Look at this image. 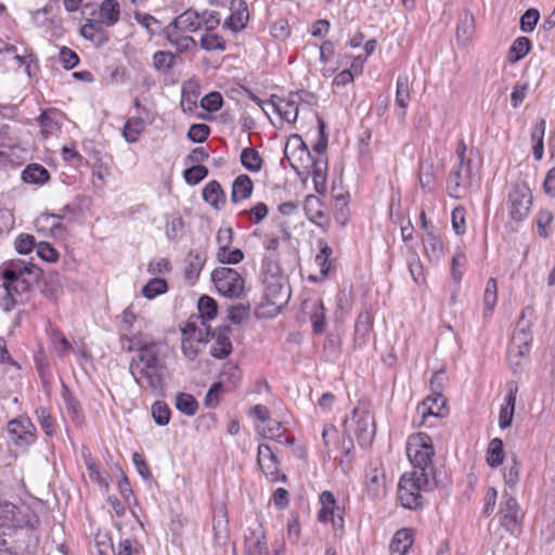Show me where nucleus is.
<instances>
[{"instance_id":"cd10ccee","label":"nucleus","mask_w":555,"mask_h":555,"mask_svg":"<svg viewBox=\"0 0 555 555\" xmlns=\"http://www.w3.org/2000/svg\"><path fill=\"white\" fill-rule=\"evenodd\" d=\"M446 400L442 392L431 391L429 396L422 403L423 416H441V411L444 408Z\"/></svg>"},{"instance_id":"f8f14e48","label":"nucleus","mask_w":555,"mask_h":555,"mask_svg":"<svg viewBox=\"0 0 555 555\" xmlns=\"http://www.w3.org/2000/svg\"><path fill=\"white\" fill-rule=\"evenodd\" d=\"M257 462L262 473L271 482H276L279 480L286 481V475H280V462L269 444H259Z\"/></svg>"},{"instance_id":"0e129e2a","label":"nucleus","mask_w":555,"mask_h":555,"mask_svg":"<svg viewBox=\"0 0 555 555\" xmlns=\"http://www.w3.org/2000/svg\"><path fill=\"white\" fill-rule=\"evenodd\" d=\"M60 61L63 67L67 70L73 69L79 64L78 54L67 47H62L60 49Z\"/></svg>"},{"instance_id":"3c124183","label":"nucleus","mask_w":555,"mask_h":555,"mask_svg":"<svg viewBox=\"0 0 555 555\" xmlns=\"http://www.w3.org/2000/svg\"><path fill=\"white\" fill-rule=\"evenodd\" d=\"M56 116H57L56 111H44L39 116L38 120L41 126V132L44 135H49V134L53 133L54 130L57 129Z\"/></svg>"},{"instance_id":"bf43d9fd","label":"nucleus","mask_w":555,"mask_h":555,"mask_svg":"<svg viewBox=\"0 0 555 555\" xmlns=\"http://www.w3.org/2000/svg\"><path fill=\"white\" fill-rule=\"evenodd\" d=\"M37 420L46 433L47 436H53L54 434V421L48 409L41 406L36 410Z\"/></svg>"},{"instance_id":"4d7b16f0","label":"nucleus","mask_w":555,"mask_h":555,"mask_svg":"<svg viewBox=\"0 0 555 555\" xmlns=\"http://www.w3.org/2000/svg\"><path fill=\"white\" fill-rule=\"evenodd\" d=\"M466 210L462 206H456L451 214L452 228L457 235H463L466 232L465 223Z\"/></svg>"},{"instance_id":"49530a36","label":"nucleus","mask_w":555,"mask_h":555,"mask_svg":"<svg viewBox=\"0 0 555 555\" xmlns=\"http://www.w3.org/2000/svg\"><path fill=\"white\" fill-rule=\"evenodd\" d=\"M467 266V258L462 251H457L451 261V275L456 284L461 283Z\"/></svg>"},{"instance_id":"ea45409f","label":"nucleus","mask_w":555,"mask_h":555,"mask_svg":"<svg viewBox=\"0 0 555 555\" xmlns=\"http://www.w3.org/2000/svg\"><path fill=\"white\" fill-rule=\"evenodd\" d=\"M201 48L205 51H224L225 40L216 31H207L201 38Z\"/></svg>"},{"instance_id":"f704fd0d","label":"nucleus","mask_w":555,"mask_h":555,"mask_svg":"<svg viewBox=\"0 0 555 555\" xmlns=\"http://www.w3.org/2000/svg\"><path fill=\"white\" fill-rule=\"evenodd\" d=\"M48 335L53 345V350L59 357H64L67 352L73 350L72 344L59 328L50 327L48 330Z\"/></svg>"},{"instance_id":"6e6d98bb","label":"nucleus","mask_w":555,"mask_h":555,"mask_svg":"<svg viewBox=\"0 0 555 555\" xmlns=\"http://www.w3.org/2000/svg\"><path fill=\"white\" fill-rule=\"evenodd\" d=\"M266 298L272 305L282 304L283 299L288 297V293L282 285L268 284L266 287Z\"/></svg>"},{"instance_id":"4468645a","label":"nucleus","mask_w":555,"mask_h":555,"mask_svg":"<svg viewBox=\"0 0 555 555\" xmlns=\"http://www.w3.org/2000/svg\"><path fill=\"white\" fill-rule=\"evenodd\" d=\"M231 328L222 325L210 332V356L216 359H224L232 352V341L230 339Z\"/></svg>"},{"instance_id":"aec40b11","label":"nucleus","mask_w":555,"mask_h":555,"mask_svg":"<svg viewBox=\"0 0 555 555\" xmlns=\"http://www.w3.org/2000/svg\"><path fill=\"white\" fill-rule=\"evenodd\" d=\"M245 550L249 555H261L267 552L264 531L260 525L248 528L244 534Z\"/></svg>"},{"instance_id":"de8ad7c7","label":"nucleus","mask_w":555,"mask_h":555,"mask_svg":"<svg viewBox=\"0 0 555 555\" xmlns=\"http://www.w3.org/2000/svg\"><path fill=\"white\" fill-rule=\"evenodd\" d=\"M175 54L169 51H157L153 55L154 67L160 72H168L175 65Z\"/></svg>"},{"instance_id":"0eeeda50","label":"nucleus","mask_w":555,"mask_h":555,"mask_svg":"<svg viewBox=\"0 0 555 555\" xmlns=\"http://www.w3.org/2000/svg\"><path fill=\"white\" fill-rule=\"evenodd\" d=\"M211 280L222 296L238 298L244 292V279L232 268L219 267L211 272Z\"/></svg>"},{"instance_id":"423d86ee","label":"nucleus","mask_w":555,"mask_h":555,"mask_svg":"<svg viewBox=\"0 0 555 555\" xmlns=\"http://www.w3.org/2000/svg\"><path fill=\"white\" fill-rule=\"evenodd\" d=\"M534 311L531 307L522 309L512 336L511 354L516 352L518 357H525L529 353L533 339L531 332Z\"/></svg>"},{"instance_id":"603ef678","label":"nucleus","mask_w":555,"mask_h":555,"mask_svg":"<svg viewBox=\"0 0 555 555\" xmlns=\"http://www.w3.org/2000/svg\"><path fill=\"white\" fill-rule=\"evenodd\" d=\"M540 20V13L537 9H528L520 17V30L522 33H531L535 28Z\"/></svg>"},{"instance_id":"ddd939ff","label":"nucleus","mask_w":555,"mask_h":555,"mask_svg":"<svg viewBox=\"0 0 555 555\" xmlns=\"http://www.w3.org/2000/svg\"><path fill=\"white\" fill-rule=\"evenodd\" d=\"M501 524L511 533L519 530L522 515L517 500L508 494L503 495V502L500 507Z\"/></svg>"},{"instance_id":"b1692460","label":"nucleus","mask_w":555,"mask_h":555,"mask_svg":"<svg viewBox=\"0 0 555 555\" xmlns=\"http://www.w3.org/2000/svg\"><path fill=\"white\" fill-rule=\"evenodd\" d=\"M413 544V533L410 529L398 530L390 542V555H405Z\"/></svg>"},{"instance_id":"c756f323","label":"nucleus","mask_w":555,"mask_h":555,"mask_svg":"<svg viewBox=\"0 0 555 555\" xmlns=\"http://www.w3.org/2000/svg\"><path fill=\"white\" fill-rule=\"evenodd\" d=\"M396 105L402 108L401 117L405 116V108L410 102V87L408 75H399L396 83Z\"/></svg>"},{"instance_id":"c9c22d12","label":"nucleus","mask_w":555,"mask_h":555,"mask_svg":"<svg viewBox=\"0 0 555 555\" xmlns=\"http://www.w3.org/2000/svg\"><path fill=\"white\" fill-rule=\"evenodd\" d=\"M504 461V447L500 438L490 441L487 450V463L490 467H499Z\"/></svg>"},{"instance_id":"79ce46f5","label":"nucleus","mask_w":555,"mask_h":555,"mask_svg":"<svg viewBox=\"0 0 555 555\" xmlns=\"http://www.w3.org/2000/svg\"><path fill=\"white\" fill-rule=\"evenodd\" d=\"M223 197V191L221 185L217 181H210L203 189V198L206 203L219 209V202Z\"/></svg>"},{"instance_id":"052dcab7","label":"nucleus","mask_w":555,"mask_h":555,"mask_svg":"<svg viewBox=\"0 0 555 555\" xmlns=\"http://www.w3.org/2000/svg\"><path fill=\"white\" fill-rule=\"evenodd\" d=\"M249 313V305L237 304L228 308V319L234 324H241Z\"/></svg>"},{"instance_id":"9d476101","label":"nucleus","mask_w":555,"mask_h":555,"mask_svg":"<svg viewBox=\"0 0 555 555\" xmlns=\"http://www.w3.org/2000/svg\"><path fill=\"white\" fill-rule=\"evenodd\" d=\"M36 427L27 416L11 420L8 423V434L12 443L18 448H27L37 439Z\"/></svg>"},{"instance_id":"6ab92c4d","label":"nucleus","mask_w":555,"mask_h":555,"mask_svg":"<svg viewBox=\"0 0 555 555\" xmlns=\"http://www.w3.org/2000/svg\"><path fill=\"white\" fill-rule=\"evenodd\" d=\"M305 306L309 309V319L312 324V331L315 335H321L326 331L327 321L325 307L321 299L306 301Z\"/></svg>"},{"instance_id":"f3484780","label":"nucleus","mask_w":555,"mask_h":555,"mask_svg":"<svg viewBox=\"0 0 555 555\" xmlns=\"http://www.w3.org/2000/svg\"><path fill=\"white\" fill-rule=\"evenodd\" d=\"M507 393L504 405H502L499 414V426L505 429L511 426L515 413V404L518 392V384L514 380L507 383Z\"/></svg>"},{"instance_id":"e2e57ef3","label":"nucleus","mask_w":555,"mask_h":555,"mask_svg":"<svg viewBox=\"0 0 555 555\" xmlns=\"http://www.w3.org/2000/svg\"><path fill=\"white\" fill-rule=\"evenodd\" d=\"M210 129L206 124H194L188 131V138L195 143L204 142L209 135Z\"/></svg>"},{"instance_id":"f03ea898","label":"nucleus","mask_w":555,"mask_h":555,"mask_svg":"<svg viewBox=\"0 0 555 555\" xmlns=\"http://www.w3.org/2000/svg\"><path fill=\"white\" fill-rule=\"evenodd\" d=\"M134 346L138 354L130 361V374L140 388L159 395L164 388L167 346L159 341L142 339H138Z\"/></svg>"},{"instance_id":"4be33fe9","label":"nucleus","mask_w":555,"mask_h":555,"mask_svg":"<svg viewBox=\"0 0 555 555\" xmlns=\"http://www.w3.org/2000/svg\"><path fill=\"white\" fill-rule=\"evenodd\" d=\"M120 17V5L117 0H103L99 9V24L114 26Z\"/></svg>"},{"instance_id":"680f3d73","label":"nucleus","mask_w":555,"mask_h":555,"mask_svg":"<svg viewBox=\"0 0 555 555\" xmlns=\"http://www.w3.org/2000/svg\"><path fill=\"white\" fill-rule=\"evenodd\" d=\"M222 391H223L222 382L214 383L205 396V399H204L205 406L208 409H215L219 404V397Z\"/></svg>"},{"instance_id":"13d9d810","label":"nucleus","mask_w":555,"mask_h":555,"mask_svg":"<svg viewBox=\"0 0 555 555\" xmlns=\"http://www.w3.org/2000/svg\"><path fill=\"white\" fill-rule=\"evenodd\" d=\"M474 33V17L470 14H465L456 26V37L459 40H467Z\"/></svg>"},{"instance_id":"774afa93","label":"nucleus","mask_w":555,"mask_h":555,"mask_svg":"<svg viewBox=\"0 0 555 555\" xmlns=\"http://www.w3.org/2000/svg\"><path fill=\"white\" fill-rule=\"evenodd\" d=\"M223 99L219 92H210L201 101V106L208 112H217L221 108Z\"/></svg>"},{"instance_id":"dca6fc26","label":"nucleus","mask_w":555,"mask_h":555,"mask_svg":"<svg viewBox=\"0 0 555 555\" xmlns=\"http://www.w3.org/2000/svg\"><path fill=\"white\" fill-rule=\"evenodd\" d=\"M230 16L224 21L223 27L233 33L243 30L248 21V10L244 0H231Z\"/></svg>"},{"instance_id":"5701e85b","label":"nucleus","mask_w":555,"mask_h":555,"mask_svg":"<svg viewBox=\"0 0 555 555\" xmlns=\"http://www.w3.org/2000/svg\"><path fill=\"white\" fill-rule=\"evenodd\" d=\"M373 327V318L369 311L361 312L354 325V343L358 346H364Z\"/></svg>"},{"instance_id":"5fc2aeb1","label":"nucleus","mask_w":555,"mask_h":555,"mask_svg":"<svg viewBox=\"0 0 555 555\" xmlns=\"http://www.w3.org/2000/svg\"><path fill=\"white\" fill-rule=\"evenodd\" d=\"M217 258L221 263L236 264L244 259V253L240 248L229 251L228 248L219 247Z\"/></svg>"},{"instance_id":"72a5a7b5","label":"nucleus","mask_w":555,"mask_h":555,"mask_svg":"<svg viewBox=\"0 0 555 555\" xmlns=\"http://www.w3.org/2000/svg\"><path fill=\"white\" fill-rule=\"evenodd\" d=\"M531 41L527 37L516 38L508 51V62L517 63L524 59L531 50Z\"/></svg>"},{"instance_id":"69168bd1","label":"nucleus","mask_w":555,"mask_h":555,"mask_svg":"<svg viewBox=\"0 0 555 555\" xmlns=\"http://www.w3.org/2000/svg\"><path fill=\"white\" fill-rule=\"evenodd\" d=\"M36 246V240L30 234H20L15 240V249L18 254H29Z\"/></svg>"},{"instance_id":"412c9836","label":"nucleus","mask_w":555,"mask_h":555,"mask_svg":"<svg viewBox=\"0 0 555 555\" xmlns=\"http://www.w3.org/2000/svg\"><path fill=\"white\" fill-rule=\"evenodd\" d=\"M423 245L426 257L431 262H438L444 255V245L435 230L428 231L423 236Z\"/></svg>"},{"instance_id":"a211bd4d","label":"nucleus","mask_w":555,"mask_h":555,"mask_svg":"<svg viewBox=\"0 0 555 555\" xmlns=\"http://www.w3.org/2000/svg\"><path fill=\"white\" fill-rule=\"evenodd\" d=\"M202 26L199 13L195 10L188 9L175 20H172L166 27L172 28L182 33H195Z\"/></svg>"},{"instance_id":"338daca9","label":"nucleus","mask_w":555,"mask_h":555,"mask_svg":"<svg viewBox=\"0 0 555 555\" xmlns=\"http://www.w3.org/2000/svg\"><path fill=\"white\" fill-rule=\"evenodd\" d=\"M36 253L39 258L47 262H54L59 258L57 250L47 242H40L36 246Z\"/></svg>"},{"instance_id":"2eb2a0df","label":"nucleus","mask_w":555,"mask_h":555,"mask_svg":"<svg viewBox=\"0 0 555 555\" xmlns=\"http://www.w3.org/2000/svg\"><path fill=\"white\" fill-rule=\"evenodd\" d=\"M301 100L299 92H292L287 98H276L271 100V104L276 114L282 119L292 124L297 120L298 117V102Z\"/></svg>"},{"instance_id":"9b49d317","label":"nucleus","mask_w":555,"mask_h":555,"mask_svg":"<svg viewBox=\"0 0 555 555\" xmlns=\"http://www.w3.org/2000/svg\"><path fill=\"white\" fill-rule=\"evenodd\" d=\"M319 503L321 508L318 512V520L320 522L331 521L335 529L344 528L345 509L338 504L331 491H323L320 494Z\"/></svg>"},{"instance_id":"393cba45","label":"nucleus","mask_w":555,"mask_h":555,"mask_svg":"<svg viewBox=\"0 0 555 555\" xmlns=\"http://www.w3.org/2000/svg\"><path fill=\"white\" fill-rule=\"evenodd\" d=\"M162 33L168 42L175 46L180 53L196 47V41L194 38L191 36L181 35L182 31L164 27Z\"/></svg>"},{"instance_id":"bb28decb","label":"nucleus","mask_w":555,"mask_h":555,"mask_svg":"<svg viewBox=\"0 0 555 555\" xmlns=\"http://www.w3.org/2000/svg\"><path fill=\"white\" fill-rule=\"evenodd\" d=\"M253 193V181L247 175L238 176L232 184L231 199L237 203L248 198Z\"/></svg>"},{"instance_id":"a18cd8bd","label":"nucleus","mask_w":555,"mask_h":555,"mask_svg":"<svg viewBox=\"0 0 555 555\" xmlns=\"http://www.w3.org/2000/svg\"><path fill=\"white\" fill-rule=\"evenodd\" d=\"M62 398L65 402L66 411L70 415L73 421H79L81 405L79 401L72 395L66 385H63Z\"/></svg>"},{"instance_id":"58836bf2","label":"nucleus","mask_w":555,"mask_h":555,"mask_svg":"<svg viewBox=\"0 0 555 555\" xmlns=\"http://www.w3.org/2000/svg\"><path fill=\"white\" fill-rule=\"evenodd\" d=\"M175 405L178 411L188 416L194 415L198 409V402L196 399L192 395L185 392L177 395Z\"/></svg>"},{"instance_id":"f257e3e1","label":"nucleus","mask_w":555,"mask_h":555,"mask_svg":"<svg viewBox=\"0 0 555 555\" xmlns=\"http://www.w3.org/2000/svg\"><path fill=\"white\" fill-rule=\"evenodd\" d=\"M406 455L413 466L411 473L403 474L398 485V496L402 506L414 509L422 506V491H431L438 486L433 465L435 449L429 435L417 433L406 441Z\"/></svg>"},{"instance_id":"a878e982","label":"nucleus","mask_w":555,"mask_h":555,"mask_svg":"<svg viewBox=\"0 0 555 555\" xmlns=\"http://www.w3.org/2000/svg\"><path fill=\"white\" fill-rule=\"evenodd\" d=\"M418 184L424 193H430L436 185L434 164L431 160L424 159L420 163Z\"/></svg>"},{"instance_id":"c85d7f7f","label":"nucleus","mask_w":555,"mask_h":555,"mask_svg":"<svg viewBox=\"0 0 555 555\" xmlns=\"http://www.w3.org/2000/svg\"><path fill=\"white\" fill-rule=\"evenodd\" d=\"M197 310L198 318L202 320V325H205L206 322L214 320L217 317V301L207 295H203L197 301Z\"/></svg>"},{"instance_id":"1a4fd4ad","label":"nucleus","mask_w":555,"mask_h":555,"mask_svg":"<svg viewBox=\"0 0 555 555\" xmlns=\"http://www.w3.org/2000/svg\"><path fill=\"white\" fill-rule=\"evenodd\" d=\"M34 515L27 507L0 498V526L8 529L33 527Z\"/></svg>"},{"instance_id":"7c9ffc66","label":"nucleus","mask_w":555,"mask_h":555,"mask_svg":"<svg viewBox=\"0 0 555 555\" xmlns=\"http://www.w3.org/2000/svg\"><path fill=\"white\" fill-rule=\"evenodd\" d=\"M49 178V171L39 164L28 165L22 173L23 181L30 184H43Z\"/></svg>"},{"instance_id":"7ed1b4c3","label":"nucleus","mask_w":555,"mask_h":555,"mask_svg":"<svg viewBox=\"0 0 555 555\" xmlns=\"http://www.w3.org/2000/svg\"><path fill=\"white\" fill-rule=\"evenodd\" d=\"M5 295L1 306L3 310L11 311L17 304L22 302V296L29 293L37 284L40 276V269L24 260H11L0 268Z\"/></svg>"},{"instance_id":"37998d69","label":"nucleus","mask_w":555,"mask_h":555,"mask_svg":"<svg viewBox=\"0 0 555 555\" xmlns=\"http://www.w3.org/2000/svg\"><path fill=\"white\" fill-rule=\"evenodd\" d=\"M167 289V282L164 279L154 278L144 285L142 295L147 299H153L158 295L165 294Z\"/></svg>"},{"instance_id":"39448f33","label":"nucleus","mask_w":555,"mask_h":555,"mask_svg":"<svg viewBox=\"0 0 555 555\" xmlns=\"http://www.w3.org/2000/svg\"><path fill=\"white\" fill-rule=\"evenodd\" d=\"M345 427L348 434H352L362 448L369 447L375 436V423L369 406L359 403L352 411L351 416L345 420Z\"/></svg>"},{"instance_id":"2f4dec72","label":"nucleus","mask_w":555,"mask_h":555,"mask_svg":"<svg viewBox=\"0 0 555 555\" xmlns=\"http://www.w3.org/2000/svg\"><path fill=\"white\" fill-rule=\"evenodd\" d=\"M240 160L242 166L250 172L260 171L263 164L259 152L254 147L243 149L241 152Z\"/></svg>"},{"instance_id":"864d4df0","label":"nucleus","mask_w":555,"mask_h":555,"mask_svg":"<svg viewBox=\"0 0 555 555\" xmlns=\"http://www.w3.org/2000/svg\"><path fill=\"white\" fill-rule=\"evenodd\" d=\"M220 375L223 382L230 383L233 387H235L238 384L242 377V373L238 365H236L233 362H227L225 364H223Z\"/></svg>"},{"instance_id":"6e6552de","label":"nucleus","mask_w":555,"mask_h":555,"mask_svg":"<svg viewBox=\"0 0 555 555\" xmlns=\"http://www.w3.org/2000/svg\"><path fill=\"white\" fill-rule=\"evenodd\" d=\"M532 194L526 183H517L512 186L508 193L507 209L511 219L524 221L531 209Z\"/></svg>"},{"instance_id":"4c0bfd02","label":"nucleus","mask_w":555,"mask_h":555,"mask_svg":"<svg viewBox=\"0 0 555 555\" xmlns=\"http://www.w3.org/2000/svg\"><path fill=\"white\" fill-rule=\"evenodd\" d=\"M135 320H137V315L132 312V310H131V308H130V307H128L127 309H125V310L122 311L121 315H120V331H122V332H124V334H122L121 338H125V339L129 340V341L131 343V345H132V346H130V347L128 348V350H132V347H133L134 345H137V340H138V339H141V338H140V337H138V336H134V337H132V338H130V337L128 336V333H130V332H131L132 326H133V324H134Z\"/></svg>"},{"instance_id":"09e8293b","label":"nucleus","mask_w":555,"mask_h":555,"mask_svg":"<svg viewBox=\"0 0 555 555\" xmlns=\"http://www.w3.org/2000/svg\"><path fill=\"white\" fill-rule=\"evenodd\" d=\"M208 176V169L203 165H193L183 172L184 180L190 185H196Z\"/></svg>"},{"instance_id":"a19ab883","label":"nucleus","mask_w":555,"mask_h":555,"mask_svg":"<svg viewBox=\"0 0 555 555\" xmlns=\"http://www.w3.org/2000/svg\"><path fill=\"white\" fill-rule=\"evenodd\" d=\"M498 287L493 278L489 279L483 293L485 317L491 315L498 300Z\"/></svg>"},{"instance_id":"c03bdc74","label":"nucleus","mask_w":555,"mask_h":555,"mask_svg":"<svg viewBox=\"0 0 555 555\" xmlns=\"http://www.w3.org/2000/svg\"><path fill=\"white\" fill-rule=\"evenodd\" d=\"M188 266L184 269V274L188 280L196 279L204 266L205 258L197 253H189L188 255Z\"/></svg>"},{"instance_id":"20e7f679","label":"nucleus","mask_w":555,"mask_h":555,"mask_svg":"<svg viewBox=\"0 0 555 555\" xmlns=\"http://www.w3.org/2000/svg\"><path fill=\"white\" fill-rule=\"evenodd\" d=\"M467 146L464 140H460L455 151L456 164L447 180V190L451 197L463 198L474 185L472 160L466 156Z\"/></svg>"},{"instance_id":"8fccbe9b","label":"nucleus","mask_w":555,"mask_h":555,"mask_svg":"<svg viewBox=\"0 0 555 555\" xmlns=\"http://www.w3.org/2000/svg\"><path fill=\"white\" fill-rule=\"evenodd\" d=\"M152 416L158 426H165L170 421V409L163 401H156L152 405Z\"/></svg>"},{"instance_id":"473e14b6","label":"nucleus","mask_w":555,"mask_h":555,"mask_svg":"<svg viewBox=\"0 0 555 555\" xmlns=\"http://www.w3.org/2000/svg\"><path fill=\"white\" fill-rule=\"evenodd\" d=\"M114 555H140L143 551L142 544L129 538H121L117 544L112 543Z\"/></svg>"},{"instance_id":"e433bc0d","label":"nucleus","mask_w":555,"mask_h":555,"mask_svg":"<svg viewBox=\"0 0 555 555\" xmlns=\"http://www.w3.org/2000/svg\"><path fill=\"white\" fill-rule=\"evenodd\" d=\"M143 130V119L141 117H130L124 126L122 135L128 143H134L139 140Z\"/></svg>"}]
</instances>
